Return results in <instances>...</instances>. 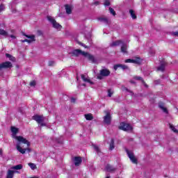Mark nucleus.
Returning <instances> with one entry per match:
<instances>
[{
	"label": "nucleus",
	"instance_id": "nucleus-7",
	"mask_svg": "<svg viewBox=\"0 0 178 178\" xmlns=\"http://www.w3.org/2000/svg\"><path fill=\"white\" fill-rule=\"evenodd\" d=\"M111 74V72L107 69L100 70V74L97 76V79L102 80V77H108Z\"/></svg>",
	"mask_w": 178,
	"mask_h": 178
},
{
	"label": "nucleus",
	"instance_id": "nucleus-39",
	"mask_svg": "<svg viewBox=\"0 0 178 178\" xmlns=\"http://www.w3.org/2000/svg\"><path fill=\"white\" fill-rule=\"evenodd\" d=\"M173 35H175L176 37H178V32L177 31L174 32Z\"/></svg>",
	"mask_w": 178,
	"mask_h": 178
},
{
	"label": "nucleus",
	"instance_id": "nucleus-10",
	"mask_svg": "<svg viewBox=\"0 0 178 178\" xmlns=\"http://www.w3.org/2000/svg\"><path fill=\"white\" fill-rule=\"evenodd\" d=\"M25 37L29 39H25L24 40H22V42H29V44H31V42H33V41H35V36L34 35H25Z\"/></svg>",
	"mask_w": 178,
	"mask_h": 178
},
{
	"label": "nucleus",
	"instance_id": "nucleus-21",
	"mask_svg": "<svg viewBox=\"0 0 178 178\" xmlns=\"http://www.w3.org/2000/svg\"><path fill=\"white\" fill-rule=\"evenodd\" d=\"M115 149V140L111 139L110 145H109V149L110 151H113Z\"/></svg>",
	"mask_w": 178,
	"mask_h": 178
},
{
	"label": "nucleus",
	"instance_id": "nucleus-38",
	"mask_svg": "<svg viewBox=\"0 0 178 178\" xmlns=\"http://www.w3.org/2000/svg\"><path fill=\"white\" fill-rule=\"evenodd\" d=\"M10 38H12V40H16V36L11 35H10Z\"/></svg>",
	"mask_w": 178,
	"mask_h": 178
},
{
	"label": "nucleus",
	"instance_id": "nucleus-44",
	"mask_svg": "<svg viewBox=\"0 0 178 178\" xmlns=\"http://www.w3.org/2000/svg\"><path fill=\"white\" fill-rule=\"evenodd\" d=\"M131 83H134V81H131Z\"/></svg>",
	"mask_w": 178,
	"mask_h": 178
},
{
	"label": "nucleus",
	"instance_id": "nucleus-30",
	"mask_svg": "<svg viewBox=\"0 0 178 178\" xmlns=\"http://www.w3.org/2000/svg\"><path fill=\"white\" fill-rule=\"evenodd\" d=\"M170 129H171V130L172 131H174V133H178V130L175 127V126H173V124H170Z\"/></svg>",
	"mask_w": 178,
	"mask_h": 178
},
{
	"label": "nucleus",
	"instance_id": "nucleus-41",
	"mask_svg": "<svg viewBox=\"0 0 178 178\" xmlns=\"http://www.w3.org/2000/svg\"><path fill=\"white\" fill-rule=\"evenodd\" d=\"M82 47H84V48H87V46H86V44H81Z\"/></svg>",
	"mask_w": 178,
	"mask_h": 178
},
{
	"label": "nucleus",
	"instance_id": "nucleus-40",
	"mask_svg": "<svg viewBox=\"0 0 178 178\" xmlns=\"http://www.w3.org/2000/svg\"><path fill=\"white\" fill-rule=\"evenodd\" d=\"M71 102H76V99L74 98H71Z\"/></svg>",
	"mask_w": 178,
	"mask_h": 178
},
{
	"label": "nucleus",
	"instance_id": "nucleus-23",
	"mask_svg": "<svg viewBox=\"0 0 178 178\" xmlns=\"http://www.w3.org/2000/svg\"><path fill=\"white\" fill-rule=\"evenodd\" d=\"M99 22H101L102 23H104V24H108V20L105 17H99L98 18Z\"/></svg>",
	"mask_w": 178,
	"mask_h": 178
},
{
	"label": "nucleus",
	"instance_id": "nucleus-14",
	"mask_svg": "<svg viewBox=\"0 0 178 178\" xmlns=\"http://www.w3.org/2000/svg\"><path fill=\"white\" fill-rule=\"evenodd\" d=\"M65 11L67 15H70L72 13V10H73V6L70 5H65Z\"/></svg>",
	"mask_w": 178,
	"mask_h": 178
},
{
	"label": "nucleus",
	"instance_id": "nucleus-28",
	"mask_svg": "<svg viewBox=\"0 0 178 178\" xmlns=\"http://www.w3.org/2000/svg\"><path fill=\"white\" fill-rule=\"evenodd\" d=\"M159 72H163L165 70V64H161L158 68Z\"/></svg>",
	"mask_w": 178,
	"mask_h": 178
},
{
	"label": "nucleus",
	"instance_id": "nucleus-27",
	"mask_svg": "<svg viewBox=\"0 0 178 178\" xmlns=\"http://www.w3.org/2000/svg\"><path fill=\"white\" fill-rule=\"evenodd\" d=\"M92 147H93L95 151H96V152L98 154V155H99V153L101 152L99 147L98 146H97L96 145H92Z\"/></svg>",
	"mask_w": 178,
	"mask_h": 178
},
{
	"label": "nucleus",
	"instance_id": "nucleus-20",
	"mask_svg": "<svg viewBox=\"0 0 178 178\" xmlns=\"http://www.w3.org/2000/svg\"><path fill=\"white\" fill-rule=\"evenodd\" d=\"M82 80L83 81H85V83H90V84H92V82L91 81V80H90V79L87 78V76H86L84 74H82L81 76Z\"/></svg>",
	"mask_w": 178,
	"mask_h": 178
},
{
	"label": "nucleus",
	"instance_id": "nucleus-43",
	"mask_svg": "<svg viewBox=\"0 0 178 178\" xmlns=\"http://www.w3.org/2000/svg\"><path fill=\"white\" fill-rule=\"evenodd\" d=\"M0 155H2V149H0Z\"/></svg>",
	"mask_w": 178,
	"mask_h": 178
},
{
	"label": "nucleus",
	"instance_id": "nucleus-8",
	"mask_svg": "<svg viewBox=\"0 0 178 178\" xmlns=\"http://www.w3.org/2000/svg\"><path fill=\"white\" fill-rule=\"evenodd\" d=\"M126 152H127L130 161L132 162V163L137 164L138 161H137V159L136 158V156H134V153H133V152H131L129 149H126Z\"/></svg>",
	"mask_w": 178,
	"mask_h": 178
},
{
	"label": "nucleus",
	"instance_id": "nucleus-15",
	"mask_svg": "<svg viewBox=\"0 0 178 178\" xmlns=\"http://www.w3.org/2000/svg\"><path fill=\"white\" fill-rule=\"evenodd\" d=\"M119 67H122V69L123 70H126V69H127V65H122V64H118V65H114L113 69H114V70H118V69H119Z\"/></svg>",
	"mask_w": 178,
	"mask_h": 178
},
{
	"label": "nucleus",
	"instance_id": "nucleus-2",
	"mask_svg": "<svg viewBox=\"0 0 178 178\" xmlns=\"http://www.w3.org/2000/svg\"><path fill=\"white\" fill-rule=\"evenodd\" d=\"M72 55L74 56H79L80 55H82V56L87 58V59H88V60H90V62H92V63H94V62H95V58H94V56L88 54V52L82 51L81 50H80L79 49L74 50L72 51Z\"/></svg>",
	"mask_w": 178,
	"mask_h": 178
},
{
	"label": "nucleus",
	"instance_id": "nucleus-9",
	"mask_svg": "<svg viewBox=\"0 0 178 178\" xmlns=\"http://www.w3.org/2000/svg\"><path fill=\"white\" fill-rule=\"evenodd\" d=\"M125 63H136V65H140L141 63V58L136 57L133 59L125 60Z\"/></svg>",
	"mask_w": 178,
	"mask_h": 178
},
{
	"label": "nucleus",
	"instance_id": "nucleus-11",
	"mask_svg": "<svg viewBox=\"0 0 178 178\" xmlns=\"http://www.w3.org/2000/svg\"><path fill=\"white\" fill-rule=\"evenodd\" d=\"M9 67H12V63L9 61L0 64V70L2 69H8Z\"/></svg>",
	"mask_w": 178,
	"mask_h": 178
},
{
	"label": "nucleus",
	"instance_id": "nucleus-36",
	"mask_svg": "<svg viewBox=\"0 0 178 178\" xmlns=\"http://www.w3.org/2000/svg\"><path fill=\"white\" fill-rule=\"evenodd\" d=\"M31 87H34L35 86V81H33L30 83Z\"/></svg>",
	"mask_w": 178,
	"mask_h": 178
},
{
	"label": "nucleus",
	"instance_id": "nucleus-18",
	"mask_svg": "<svg viewBox=\"0 0 178 178\" xmlns=\"http://www.w3.org/2000/svg\"><path fill=\"white\" fill-rule=\"evenodd\" d=\"M159 108H160V109H161V111H163L164 113H168V109L166 108V107H165L163 103H159Z\"/></svg>",
	"mask_w": 178,
	"mask_h": 178
},
{
	"label": "nucleus",
	"instance_id": "nucleus-34",
	"mask_svg": "<svg viewBox=\"0 0 178 178\" xmlns=\"http://www.w3.org/2000/svg\"><path fill=\"white\" fill-rule=\"evenodd\" d=\"M111 5V3L109 2V0H106L104 2V6H109Z\"/></svg>",
	"mask_w": 178,
	"mask_h": 178
},
{
	"label": "nucleus",
	"instance_id": "nucleus-3",
	"mask_svg": "<svg viewBox=\"0 0 178 178\" xmlns=\"http://www.w3.org/2000/svg\"><path fill=\"white\" fill-rule=\"evenodd\" d=\"M121 44H122L121 47V52H123V54H127V45L124 44L123 43V41L122 40H117L115 42H113L110 45L111 47H118Z\"/></svg>",
	"mask_w": 178,
	"mask_h": 178
},
{
	"label": "nucleus",
	"instance_id": "nucleus-16",
	"mask_svg": "<svg viewBox=\"0 0 178 178\" xmlns=\"http://www.w3.org/2000/svg\"><path fill=\"white\" fill-rule=\"evenodd\" d=\"M74 162L75 166H79V165L81 163L82 160L81 157H74Z\"/></svg>",
	"mask_w": 178,
	"mask_h": 178
},
{
	"label": "nucleus",
	"instance_id": "nucleus-42",
	"mask_svg": "<svg viewBox=\"0 0 178 178\" xmlns=\"http://www.w3.org/2000/svg\"><path fill=\"white\" fill-rule=\"evenodd\" d=\"M99 2L98 1L95 2V5H99Z\"/></svg>",
	"mask_w": 178,
	"mask_h": 178
},
{
	"label": "nucleus",
	"instance_id": "nucleus-26",
	"mask_svg": "<svg viewBox=\"0 0 178 178\" xmlns=\"http://www.w3.org/2000/svg\"><path fill=\"white\" fill-rule=\"evenodd\" d=\"M28 165L32 170H35V169H37V165L35 163H29Z\"/></svg>",
	"mask_w": 178,
	"mask_h": 178
},
{
	"label": "nucleus",
	"instance_id": "nucleus-37",
	"mask_svg": "<svg viewBox=\"0 0 178 178\" xmlns=\"http://www.w3.org/2000/svg\"><path fill=\"white\" fill-rule=\"evenodd\" d=\"M54 63H55L54 61H49V66H52V65H54Z\"/></svg>",
	"mask_w": 178,
	"mask_h": 178
},
{
	"label": "nucleus",
	"instance_id": "nucleus-25",
	"mask_svg": "<svg viewBox=\"0 0 178 178\" xmlns=\"http://www.w3.org/2000/svg\"><path fill=\"white\" fill-rule=\"evenodd\" d=\"M129 13L132 19H137V15H136V13H134V10H130Z\"/></svg>",
	"mask_w": 178,
	"mask_h": 178
},
{
	"label": "nucleus",
	"instance_id": "nucleus-12",
	"mask_svg": "<svg viewBox=\"0 0 178 178\" xmlns=\"http://www.w3.org/2000/svg\"><path fill=\"white\" fill-rule=\"evenodd\" d=\"M15 173H19V171L8 170L7 172L6 178H13V176H15Z\"/></svg>",
	"mask_w": 178,
	"mask_h": 178
},
{
	"label": "nucleus",
	"instance_id": "nucleus-5",
	"mask_svg": "<svg viewBox=\"0 0 178 178\" xmlns=\"http://www.w3.org/2000/svg\"><path fill=\"white\" fill-rule=\"evenodd\" d=\"M120 130H123L124 131H133V127L130 125L129 124L125 123V122H121L119 126Z\"/></svg>",
	"mask_w": 178,
	"mask_h": 178
},
{
	"label": "nucleus",
	"instance_id": "nucleus-17",
	"mask_svg": "<svg viewBox=\"0 0 178 178\" xmlns=\"http://www.w3.org/2000/svg\"><path fill=\"white\" fill-rule=\"evenodd\" d=\"M0 35H3L4 38H8V37H9V34L8 33V32L1 29H0Z\"/></svg>",
	"mask_w": 178,
	"mask_h": 178
},
{
	"label": "nucleus",
	"instance_id": "nucleus-33",
	"mask_svg": "<svg viewBox=\"0 0 178 178\" xmlns=\"http://www.w3.org/2000/svg\"><path fill=\"white\" fill-rule=\"evenodd\" d=\"M134 80H140V81H142V83H144L143 78H141L140 76H134Z\"/></svg>",
	"mask_w": 178,
	"mask_h": 178
},
{
	"label": "nucleus",
	"instance_id": "nucleus-29",
	"mask_svg": "<svg viewBox=\"0 0 178 178\" xmlns=\"http://www.w3.org/2000/svg\"><path fill=\"white\" fill-rule=\"evenodd\" d=\"M6 58H8L10 60L15 62V57H13L12 55H10L9 54H6Z\"/></svg>",
	"mask_w": 178,
	"mask_h": 178
},
{
	"label": "nucleus",
	"instance_id": "nucleus-32",
	"mask_svg": "<svg viewBox=\"0 0 178 178\" xmlns=\"http://www.w3.org/2000/svg\"><path fill=\"white\" fill-rule=\"evenodd\" d=\"M113 95V90H108V97H112V95Z\"/></svg>",
	"mask_w": 178,
	"mask_h": 178
},
{
	"label": "nucleus",
	"instance_id": "nucleus-31",
	"mask_svg": "<svg viewBox=\"0 0 178 178\" xmlns=\"http://www.w3.org/2000/svg\"><path fill=\"white\" fill-rule=\"evenodd\" d=\"M109 10H110V13H111V15L113 16H115L116 15V12H115V10H113V8H109Z\"/></svg>",
	"mask_w": 178,
	"mask_h": 178
},
{
	"label": "nucleus",
	"instance_id": "nucleus-35",
	"mask_svg": "<svg viewBox=\"0 0 178 178\" xmlns=\"http://www.w3.org/2000/svg\"><path fill=\"white\" fill-rule=\"evenodd\" d=\"M5 10V6L3 4H0V12Z\"/></svg>",
	"mask_w": 178,
	"mask_h": 178
},
{
	"label": "nucleus",
	"instance_id": "nucleus-19",
	"mask_svg": "<svg viewBox=\"0 0 178 178\" xmlns=\"http://www.w3.org/2000/svg\"><path fill=\"white\" fill-rule=\"evenodd\" d=\"M21 169H23V165L22 164L11 167L12 170H21Z\"/></svg>",
	"mask_w": 178,
	"mask_h": 178
},
{
	"label": "nucleus",
	"instance_id": "nucleus-24",
	"mask_svg": "<svg viewBox=\"0 0 178 178\" xmlns=\"http://www.w3.org/2000/svg\"><path fill=\"white\" fill-rule=\"evenodd\" d=\"M85 118L86 120H92L94 119V117L92 116V114L88 113L85 115Z\"/></svg>",
	"mask_w": 178,
	"mask_h": 178
},
{
	"label": "nucleus",
	"instance_id": "nucleus-1",
	"mask_svg": "<svg viewBox=\"0 0 178 178\" xmlns=\"http://www.w3.org/2000/svg\"><path fill=\"white\" fill-rule=\"evenodd\" d=\"M19 131V129L15 127H11V133L13 138H14L17 143L16 144V149L17 150L20 152V154H26V151L30 152L31 149L30 148L23 149L20 144H26L27 147H30V142L26 139V138L22 136H16Z\"/></svg>",
	"mask_w": 178,
	"mask_h": 178
},
{
	"label": "nucleus",
	"instance_id": "nucleus-13",
	"mask_svg": "<svg viewBox=\"0 0 178 178\" xmlns=\"http://www.w3.org/2000/svg\"><path fill=\"white\" fill-rule=\"evenodd\" d=\"M111 113H107L106 115L104 118V122L106 124H111Z\"/></svg>",
	"mask_w": 178,
	"mask_h": 178
},
{
	"label": "nucleus",
	"instance_id": "nucleus-4",
	"mask_svg": "<svg viewBox=\"0 0 178 178\" xmlns=\"http://www.w3.org/2000/svg\"><path fill=\"white\" fill-rule=\"evenodd\" d=\"M47 20L51 22L54 29H56V30H58V31L62 30V25L58 23L56 20H55L54 17H52L51 16H47Z\"/></svg>",
	"mask_w": 178,
	"mask_h": 178
},
{
	"label": "nucleus",
	"instance_id": "nucleus-22",
	"mask_svg": "<svg viewBox=\"0 0 178 178\" xmlns=\"http://www.w3.org/2000/svg\"><path fill=\"white\" fill-rule=\"evenodd\" d=\"M106 170H107V172H115L116 169L111 165H107L106 166Z\"/></svg>",
	"mask_w": 178,
	"mask_h": 178
},
{
	"label": "nucleus",
	"instance_id": "nucleus-6",
	"mask_svg": "<svg viewBox=\"0 0 178 178\" xmlns=\"http://www.w3.org/2000/svg\"><path fill=\"white\" fill-rule=\"evenodd\" d=\"M33 120H35L37 123L40 124V126H45V124L44 123V120H45V118L44 116L36 115L33 117Z\"/></svg>",
	"mask_w": 178,
	"mask_h": 178
}]
</instances>
